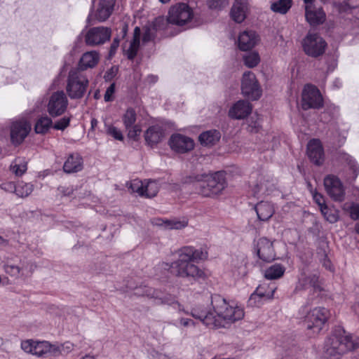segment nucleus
<instances>
[{
  "label": "nucleus",
  "instance_id": "f257e3e1",
  "mask_svg": "<svg viewBox=\"0 0 359 359\" xmlns=\"http://www.w3.org/2000/svg\"><path fill=\"white\" fill-rule=\"evenodd\" d=\"M211 306L208 311L192 309L190 314L210 328L225 327L226 324L243 319L245 315L242 307L229 304L219 294L212 296Z\"/></svg>",
  "mask_w": 359,
  "mask_h": 359
},
{
  "label": "nucleus",
  "instance_id": "f03ea898",
  "mask_svg": "<svg viewBox=\"0 0 359 359\" xmlns=\"http://www.w3.org/2000/svg\"><path fill=\"white\" fill-rule=\"evenodd\" d=\"M177 253L178 255L177 260L171 264L161 262L158 267L170 271L172 274L189 281H198L206 278L205 272L193 263L194 261L207 259L206 250L202 248L196 249L191 246H184L178 250Z\"/></svg>",
  "mask_w": 359,
  "mask_h": 359
},
{
  "label": "nucleus",
  "instance_id": "7ed1b4c3",
  "mask_svg": "<svg viewBox=\"0 0 359 359\" xmlns=\"http://www.w3.org/2000/svg\"><path fill=\"white\" fill-rule=\"evenodd\" d=\"M358 347L359 337H353L344 330H338L326 339L324 350L327 357L339 359L344 354Z\"/></svg>",
  "mask_w": 359,
  "mask_h": 359
},
{
  "label": "nucleus",
  "instance_id": "20e7f679",
  "mask_svg": "<svg viewBox=\"0 0 359 359\" xmlns=\"http://www.w3.org/2000/svg\"><path fill=\"white\" fill-rule=\"evenodd\" d=\"M190 182L194 183L197 193L205 197H213L222 193L226 187L225 175L223 172L214 174L197 175L189 177Z\"/></svg>",
  "mask_w": 359,
  "mask_h": 359
},
{
  "label": "nucleus",
  "instance_id": "39448f33",
  "mask_svg": "<svg viewBox=\"0 0 359 359\" xmlns=\"http://www.w3.org/2000/svg\"><path fill=\"white\" fill-rule=\"evenodd\" d=\"M88 86V78L82 74L79 69L69 71L67 80L66 92L70 99H81L86 94Z\"/></svg>",
  "mask_w": 359,
  "mask_h": 359
},
{
  "label": "nucleus",
  "instance_id": "423d86ee",
  "mask_svg": "<svg viewBox=\"0 0 359 359\" xmlns=\"http://www.w3.org/2000/svg\"><path fill=\"white\" fill-rule=\"evenodd\" d=\"M323 106V98L319 89L312 85L306 84L302 92L301 107L304 110L320 109Z\"/></svg>",
  "mask_w": 359,
  "mask_h": 359
},
{
  "label": "nucleus",
  "instance_id": "0eeeda50",
  "mask_svg": "<svg viewBox=\"0 0 359 359\" xmlns=\"http://www.w3.org/2000/svg\"><path fill=\"white\" fill-rule=\"evenodd\" d=\"M69 101L63 90H57L50 94L48 99L46 110L50 117L62 116L67 109Z\"/></svg>",
  "mask_w": 359,
  "mask_h": 359
},
{
  "label": "nucleus",
  "instance_id": "6e6552de",
  "mask_svg": "<svg viewBox=\"0 0 359 359\" xmlns=\"http://www.w3.org/2000/svg\"><path fill=\"white\" fill-rule=\"evenodd\" d=\"M329 316V311L323 307H317L310 311L306 316L304 323L307 330L313 334H318Z\"/></svg>",
  "mask_w": 359,
  "mask_h": 359
},
{
  "label": "nucleus",
  "instance_id": "1a4fd4ad",
  "mask_svg": "<svg viewBox=\"0 0 359 359\" xmlns=\"http://www.w3.org/2000/svg\"><path fill=\"white\" fill-rule=\"evenodd\" d=\"M193 16V10L188 4L178 3L170 7L168 21L171 24L182 26L189 22Z\"/></svg>",
  "mask_w": 359,
  "mask_h": 359
},
{
  "label": "nucleus",
  "instance_id": "9d476101",
  "mask_svg": "<svg viewBox=\"0 0 359 359\" xmlns=\"http://www.w3.org/2000/svg\"><path fill=\"white\" fill-rule=\"evenodd\" d=\"M21 348L26 353L42 358L53 356L56 351L53 344L47 341H39L32 339L22 341Z\"/></svg>",
  "mask_w": 359,
  "mask_h": 359
},
{
  "label": "nucleus",
  "instance_id": "9b49d317",
  "mask_svg": "<svg viewBox=\"0 0 359 359\" xmlns=\"http://www.w3.org/2000/svg\"><path fill=\"white\" fill-rule=\"evenodd\" d=\"M327 43L318 34L309 32L303 40L302 46L306 55L317 57L323 55Z\"/></svg>",
  "mask_w": 359,
  "mask_h": 359
},
{
  "label": "nucleus",
  "instance_id": "f8f14e48",
  "mask_svg": "<svg viewBox=\"0 0 359 359\" xmlns=\"http://www.w3.org/2000/svg\"><path fill=\"white\" fill-rule=\"evenodd\" d=\"M241 91L245 97L252 100H257L262 96V88L253 72L248 71L243 74Z\"/></svg>",
  "mask_w": 359,
  "mask_h": 359
},
{
  "label": "nucleus",
  "instance_id": "ddd939ff",
  "mask_svg": "<svg viewBox=\"0 0 359 359\" xmlns=\"http://www.w3.org/2000/svg\"><path fill=\"white\" fill-rule=\"evenodd\" d=\"M324 186L328 196L334 201L341 202L345 198V189L341 180L330 175L324 179Z\"/></svg>",
  "mask_w": 359,
  "mask_h": 359
},
{
  "label": "nucleus",
  "instance_id": "4468645a",
  "mask_svg": "<svg viewBox=\"0 0 359 359\" xmlns=\"http://www.w3.org/2000/svg\"><path fill=\"white\" fill-rule=\"evenodd\" d=\"M111 34V29L106 27L90 28L85 35V42L88 46H95L109 41Z\"/></svg>",
  "mask_w": 359,
  "mask_h": 359
},
{
  "label": "nucleus",
  "instance_id": "2eb2a0df",
  "mask_svg": "<svg viewBox=\"0 0 359 359\" xmlns=\"http://www.w3.org/2000/svg\"><path fill=\"white\" fill-rule=\"evenodd\" d=\"M31 130L30 123L25 120L13 122L11 127V140L15 145L20 144Z\"/></svg>",
  "mask_w": 359,
  "mask_h": 359
},
{
  "label": "nucleus",
  "instance_id": "dca6fc26",
  "mask_svg": "<svg viewBox=\"0 0 359 359\" xmlns=\"http://www.w3.org/2000/svg\"><path fill=\"white\" fill-rule=\"evenodd\" d=\"M169 144L173 151L181 154L187 153L194 147V140L181 134L172 135L169 140Z\"/></svg>",
  "mask_w": 359,
  "mask_h": 359
},
{
  "label": "nucleus",
  "instance_id": "f3484780",
  "mask_svg": "<svg viewBox=\"0 0 359 359\" xmlns=\"http://www.w3.org/2000/svg\"><path fill=\"white\" fill-rule=\"evenodd\" d=\"M255 250L259 259L264 262H270L275 259L276 254L273 243L265 237L257 240Z\"/></svg>",
  "mask_w": 359,
  "mask_h": 359
},
{
  "label": "nucleus",
  "instance_id": "a211bd4d",
  "mask_svg": "<svg viewBox=\"0 0 359 359\" xmlns=\"http://www.w3.org/2000/svg\"><path fill=\"white\" fill-rule=\"evenodd\" d=\"M250 187L252 195L257 198L262 195L270 194L275 189L273 181L263 175L259 176L256 182H250Z\"/></svg>",
  "mask_w": 359,
  "mask_h": 359
},
{
  "label": "nucleus",
  "instance_id": "6ab92c4d",
  "mask_svg": "<svg viewBox=\"0 0 359 359\" xmlns=\"http://www.w3.org/2000/svg\"><path fill=\"white\" fill-rule=\"evenodd\" d=\"M147 297L154 298L160 301L161 304L172 305L175 308H177L179 311H183L186 314H189V312L185 311L182 305H181L177 301H176L175 297L172 295L162 296L161 293L154 288L144 287L143 292L141 294Z\"/></svg>",
  "mask_w": 359,
  "mask_h": 359
},
{
  "label": "nucleus",
  "instance_id": "aec40b11",
  "mask_svg": "<svg viewBox=\"0 0 359 359\" xmlns=\"http://www.w3.org/2000/svg\"><path fill=\"white\" fill-rule=\"evenodd\" d=\"M114 4L115 0H100L95 15V19L100 22L105 21L112 13ZM93 20V14L90 13L87 18V22L91 24Z\"/></svg>",
  "mask_w": 359,
  "mask_h": 359
},
{
  "label": "nucleus",
  "instance_id": "412c9836",
  "mask_svg": "<svg viewBox=\"0 0 359 359\" xmlns=\"http://www.w3.org/2000/svg\"><path fill=\"white\" fill-rule=\"evenodd\" d=\"M250 11L248 0H235L230 12L231 17L237 23L243 22Z\"/></svg>",
  "mask_w": 359,
  "mask_h": 359
},
{
  "label": "nucleus",
  "instance_id": "4be33fe9",
  "mask_svg": "<svg viewBox=\"0 0 359 359\" xmlns=\"http://www.w3.org/2000/svg\"><path fill=\"white\" fill-rule=\"evenodd\" d=\"M312 288L313 290H320L318 276L316 274H306L303 272L299 277L295 290L302 291Z\"/></svg>",
  "mask_w": 359,
  "mask_h": 359
},
{
  "label": "nucleus",
  "instance_id": "5701e85b",
  "mask_svg": "<svg viewBox=\"0 0 359 359\" xmlns=\"http://www.w3.org/2000/svg\"><path fill=\"white\" fill-rule=\"evenodd\" d=\"M307 155L316 165H320L324 159V151L319 140L312 139L307 144Z\"/></svg>",
  "mask_w": 359,
  "mask_h": 359
},
{
  "label": "nucleus",
  "instance_id": "b1692460",
  "mask_svg": "<svg viewBox=\"0 0 359 359\" xmlns=\"http://www.w3.org/2000/svg\"><path fill=\"white\" fill-rule=\"evenodd\" d=\"M259 41L256 32L252 30H245L240 33L238 38V46L240 50L247 51L255 46Z\"/></svg>",
  "mask_w": 359,
  "mask_h": 359
},
{
  "label": "nucleus",
  "instance_id": "393cba45",
  "mask_svg": "<svg viewBox=\"0 0 359 359\" xmlns=\"http://www.w3.org/2000/svg\"><path fill=\"white\" fill-rule=\"evenodd\" d=\"M250 103L245 100H238L229 109V116L233 119H243L252 111Z\"/></svg>",
  "mask_w": 359,
  "mask_h": 359
},
{
  "label": "nucleus",
  "instance_id": "a878e982",
  "mask_svg": "<svg viewBox=\"0 0 359 359\" xmlns=\"http://www.w3.org/2000/svg\"><path fill=\"white\" fill-rule=\"evenodd\" d=\"M275 289H270L268 292H265L263 287H258L250 295L248 304L250 306H260L265 300L271 299L273 297Z\"/></svg>",
  "mask_w": 359,
  "mask_h": 359
},
{
  "label": "nucleus",
  "instance_id": "bb28decb",
  "mask_svg": "<svg viewBox=\"0 0 359 359\" xmlns=\"http://www.w3.org/2000/svg\"><path fill=\"white\" fill-rule=\"evenodd\" d=\"M305 16L311 25H317L323 23L325 20V13L321 8H316L313 5H306Z\"/></svg>",
  "mask_w": 359,
  "mask_h": 359
},
{
  "label": "nucleus",
  "instance_id": "cd10ccee",
  "mask_svg": "<svg viewBox=\"0 0 359 359\" xmlns=\"http://www.w3.org/2000/svg\"><path fill=\"white\" fill-rule=\"evenodd\" d=\"M83 161L81 156L77 153L71 154L65 161L63 170L66 173L78 172L83 169Z\"/></svg>",
  "mask_w": 359,
  "mask_h": 359
},
{
  "label": "nucleus",
  "instance_id": "c85d7f7f",
  "mask_svg": "<svg viewBox=\"0 0 359 359\" xmlns=\"http://www.w3.org/2000/svg\"><path fill=\"white\" fill-rule=\"evenodd\" d=\"M163 138V130L161 126L155 125L150 126L144 133L147 144L154 147L159 143Z\"/></svg>",
  "mask_w": 359,
  "mask_h": 359
},
{
  "label": "nucleus",
  "instance_id": "c756f323",
  "mask_svg": "<svg viewBox=\"0 0 359 359\" xmlns=\"http://www.w3.org/2000/svg\"><path fill=\"white\" fill-rule=\"evenodd\" d=\"M100 60L99 54L95 50L88 51L83 54L79 63V69L83 71L88 68H93L97 65Z\"/></svg>",
  "mask_w": 359,
  "mask_h": 359
},
{
  "label": "nucleus",
  "instance_id": "7c9ffc66",
  "mask_svg": "<svg viewBox=\"0 0 359 359\" xmlns=\"http://www.w3.org/2000/svg\"><path fill=\"white\" fill-rule=\"evenodd\" d=\"M255 209L258 219L262 222L269 220L274 214L273 206L269 202L261 201L255 205Z\"/></svg>",
  "mask_w": 359,
  "mask_h": 359
},
{
  "label": "nucleus",
  "instance_id": "2f4dec72",
  "mask_svg": "<svg viewBox=\"0 0 359 359\" xmlns=\"http://www.w3.org/2000/svg\"><path fill=\"white\" fill-rule=\"evenodd\" d=\"M340 160L346 163L348 168L347 176L348 180L353 181L356 179L359 173V166L351 156L347 154H341Z\"/></svg>",
  "mask_w": 359,
  "mask_h": 359
},
{
  "label": "nucleus",
  "instance_id": "473e14b6",
  "mask_svg": "<svg viewBox=\"0 0 359 359\" xmlns=\"http://www.w3.org/2000/svg\"><path fill=\"white\" fill-rule=\"evenodd\" d=\"M221 137L219 131L217 130H210L202 133L199 135V141L201 144L211 147L219 142Z\"/></svg>",
  "mask_w": 359,
  "mask_h": 359
},
{
  "label": "nucleus",
  "instance_id": "72a5a7b5",
  "mask_svg": "<svg viewBox=\"0 0 359 359\" xmlns=\"http://www.w3.org/2000/svg\"><path fill=\"white\" fill-rule=\"evenodd\" d=\"M140 28L136 27L134 29L133 39L130 42L129 48L125 50L126 55L129 60H133L137 55L140 46Z\"/></svg>",
  "mask_w": 359,
  "mask_h": 359
},
{
  "label": "nucleus",
  "instance_id": "f704fd0d",
  "mask_svg": "<svg viewBox=\"0 0 359 359\" xmlns=\"http://www.w3.org/2000/svg\"><path fill=\"white\" fill-rule=\"evenodd\" d=\"M53 128V123L50 117L43 116L40 117L36 122L34 130L38 134H45L50 128Z\"/></svg>",
  "mask_w": 359,
  "mask_h": 359
},
{
  "label": "nucleus",
  "instance_id": "c9c22d12",
  "mask_svg": "<svg viewBox=\"0 0 359 359\" xmlns=\"http://www.w3.org/2000/svg\"><path fill=\"white\" fill-rule=\"evenodd\" d=\"M285 268L280 264H275L267 268L264 271V277L268 280H275L282 277Z\"/></svg>",
  "mask_w": 359,
  "mask_h": 359
},
{
  "label": "nucleus",
  "instance_id": "e433bc0d",
  "mask_svg": "<svg viewBox=\"0 0 359 359\" xmlns=\"http://www.w3.org/2000/svg\"><path fill=\"white\" fill-rule=\"evenodd\" d=\"M292 4V0H277L271 3V9L274 13L285 14L291 8Z\"/></svg>",
  "mask_w": 359,
  "mask_h": 359
},
{
  "label": "nucleus",
  "instance_id": "4c0bfd02",
  "mask_svg": "<svg viewBox=\"0 0 359 359\" xmlns=\"http://www.w3.org/2000/svg\"><path fill=\"white\" fill-rule=\"evenodd\" d=\"M320 212L324 218L331 224L337 222L339 219V211L327 205L321 207Z\"/></svg>",
  "mask_w": 359,
  "mask_h": 359
},
{
  "label": "nucleus",
  "instance_id": "58836bf2",
  "mask_svg": "<svg viewBox=\"0 0 359 359\" xmlns=\"http://www.w3.org/2000/svg\"><path fill=\"white\" fill-rule=\"evenodd\" d=\"M27 169L26 162L20 158H16L10 165L11 171L17 177L22 176Z\"/></svg>",
  "mask_w": 359,
  "mask_h": 359
},
{
  "label": "nucleus",
  "instance_id": "ea45409f",
  "mask_svg": "<svg viewBox=\"0 0 359 359\" xmlns=\"http://www.w3.org/2000/svg\"><path fill=\"white\" fill-rule=\"evenodd\" d=\"M243 60L246 67L253 68L259 63L260 56L257 52L252 51L245 53L243 57Z\"/></svg>",
  "mask_w": 359,
  "mask_h": 359
},
{
  "label": "nucleus",
  "instance_id": "a19ab883",
  "mask_svg": "<svg viewBox=\"0 0 359 359\" xmlns=\"http://www.w3.org/2000/svg\"><path fill=\"white\" fill-rule=\"evenodd\" d=\"M159 191V184L156 180H148L144 182V196L147 198H152L156 196Z\"/></svg>",
  "mask_w": 359,
  "mask_h": 359
},
{
  "label": "nucleus",
  "instance_id": "79ce46f5",
  "mask_svg": "<svg viewBox=\"0 0 359 359\" xmlns=\"http://www.w3.org/2000/svg\"><path fill=\"white\" fill-rule=\"evenodd\" d=\"M33 191V185L21 182L16 185L15 194L21 198L28 196Z\"/></svg>",
  "mask_w": 359,
  "mask_h": 359
},
{
  "label": "nucleus",
  "instance_id": "37998d69",
  "mask_svg": "<svg viewBox=\"0 0 359 359\" xmlns=\"http://www.w3.org/2000/svg\"><path fill=\"white\" fill-rule=\"evenodd\" d=\"M142 43H147L153 41L156 34V27L155 24L147 25L143 28Z\"/></svg>",
  "mask_w": 359,
  "mask_h": 359
},
{
  "label": "nucleus",
  "instance_id": "c03bdc74",
  "mask_svg": "<svg viewBox=\"0 0 359 359\" xmlns=\"http://www.w3.org/2000/svg\"><path fill=\"white\" fill-rule=\"evenodd\" d=\"M137 118L135 111L133 108H128L123 116V122L126 129L133 126Z\"/></svg>",
  "mask_w": 359,
  "mask_h": 359
},
{
  "label": "nucleus",
  "instance_id": "a18cd8bd",
  "mask_svg": "<svg viewBox=\"0 0 359 359\" xmlns=\"http://www.w3.org/2000/svg\"><path fill=\"white\" fill-rule=\"evenodd\" d=\"M53 347L55 348L53 356H58L60 355H65L71 352L74 348V344L69 341H67L62 344H55Z\"/></svg>",
  "mask_w": 359,
  "mask_h": 359
},
{
  "label": "nucleus",
  "instance_id": "49530a36",
  "mask_svg": "<svg viewBox=\"0 0 359 359\" xmlns=\"http://www.w3.org/2000/svg\"><path fill=\"white\" fill-rule=\"evenodd\" d=\"M157 225L164 224L165 227L168 229H181L186 227L188 224L187 220H166L163 223H156Z\"/></svg>",
  "mask_w": 359,
  "mask_h": 359
},
{
  "label": "nucleus",
  "instance_id": "de8ad7c7",
  "mask_svg": "<svg viewBox=\"0 0 359 359\" xmlns=\"http://www.w3.org/2000/svg\"><path fill=\"white\" fill-rule=\"evenodd\" d=\"M129 189L132 192L137 193L140 196H144V182L139 180H134L130 182Z\"/></svg>",
  "mask_w": 359,
  "mask_h": 359
},
{
  "label": "nucleus",
  "instance_id": "09e8293b",
  "mask_svg": "<svg viewBox=\"0 0 359 359\" xmlns=\"http://www.w3.org/2000/svg\"><path fill=\"white\" fill-rule=\"evenodd\" d=\"M172 325L176 327H194L195 323L193 320L187 318H180L179 320L172 323Z\"/></svg>",
  "mask_w": 359,
  "mask_h": 359
},
{
  "label": "nucleus",
  "instance_id": "8fccbe9b",
  "mask_svg": "<svg viewBox=\"0 0 359 359\" xmlns=\"http://www.w3.org/2000/svg\"><path fill=\"white\" fill-rule=\"evenodd\" d=\"M70 121V117L64 116L53 124V128L55 130H64L69 126Z\"/></svg>",
  "mask_w": 359,
  "mask_h": 359
},
{
  "label": "nucleus",
  "instance_id": "3c124183",
  "mask_svg": "<svg viewBox=\"0 0 359 359\" xmlns=\"http://www.w3.org/2000/svg\"><path fill=\"white\" fill-rule=\"evenodd\" d=\"M107 133L108 135L112 136L116 140H118L120 141L123 140V136L122 135L121 131L115 126H107Z\"/></svg>",
  "mask_w": 359,
  "mask_h": 359
},
{
  "label": "nucleus",
  "instance_id": "603ef678",
  "mask_svg": "<svg viewBox=\"0 0 359 359\" xmlns=\"http://www.w3.org/2000/svg\"><path fill=\"white\" fill-rule=\"evenodd\" d=\"M255 118L252 116L250 119L248 121V130L251 133H257L261 127L259 118L257 117Z\"/></svg>",
  "mask_w": 359,
  "mask_h": 359
},
{
  "label": "nucleus",
  "instance_id": "864d4df0",
  "mask_svg": "<svg viewBox=\"0 0 359 359\" xmlns=\"http://www.w3.org/2000/svg\"><path fill=\"white\" fill-rule=\"evenodd\" d=\"M127 130H128V137L130 139H133L135 140H136L137 137L140 136L142 131L141 128L139 125H133Z\"/></svg>",
  "mask_w": 359,
  "mask_h": 359
},
{
  "label": "nucleus",
  "instance_id": "5fc2aeb1",
  "mask_svg": "<svg viewBox=\"0 0 359 359\" xmlns=\"http://www.w3.org/2000/svg\"><path fill=\"white\" fill-rule=\"evenodd\" d=\"M334 6L339 13H347L351 9V6L346 1L342 2L336 1L334 3Z\"/></svg>",
  "mask_w": 359,
  "mask_h": 359
},
{
  "label": "nucleus",
  "instance_id": "6e6d98bb",
  "mask_svg": "<svg viewBox=\"0 0 359 359\" xmlns=\"http://www.w3.org/2000/svg\"><path fill=\"white\" fill-rule=\"evenodd\" d=\"M226 4L225 0H209L208 5L212 9H222Z\"/></svg>",
  "mask_w": 359,
  "mask_h": 359
},
{
  "label": "nucleus",
  "instance_id": "4d7b16f0",
  "mask_svg": "<svg viewBox=\"0 0 359 359\" xmlns=\"http://www.w3.org/2000/svg\"><path fill=\"white\" fill-rule=\"evenodd\" d=\"M5 271L11 276H18L20 273L22 269L18 266L8 264L5 266Z\"/></svg>",
  "mask_w": 359,
  "mask_h": 359
},
{
  "label": "nucleus",
  "instance_id": "13d9d810",
  "mask_svg": "<svg viewBox=\"0 0 359 359\" xmlns=\"http://www.w3.org/2000/svg\"><path fill=\"white\" fill-rule=\"evenodd\" d=\"M115 92V84L111 83L106 90L104 93V100L105 102H110L113 100V95Z\"/></svg>",
  "mask_w": 359,
  "mask_h": 359
},
{
  "label": "nucleus",
  "instance_id": "bf43d9fd",
  "mask_svg": "<svg viewBox=\"0 0 359 359\" xmlns=\"http://www.w3.org/2000/svg\"><path fill=\"white\" fill-rule=\"evenodd\" d=\"M0 187L6 192L15 194L16 185L12 182H4L1 184Z\"/></svg>",
  "mask_w": 359,
  "mask_h": 359
},
{
  "label": "nucleus",
  "instance_id": "052dcab7",
  "mask_svg": "<svg viewBox=\"0 0 359 359\" xmlns=\"http://www.w3.org/2000/svg\"><path fill=\"white\" fill-rule=\"evenodd\" d=\"M349 211L350 216L353 219L356 220L359 219V205L353 203L349 207Z\"/></svg>",
  "mask_w": 359,
  "mask_h": 359
},
{
  "label": "nucleus",
  "instance_id": "680f3d73",
  "mask_svg": "<svg viewBox=\"0 0 359 359\" xmlns=\"http://www.w3.org/2000/svg\"><path fill=\"white\" fill-rule=\"evenodd\" d=\"M313 198L315 202L318 204V205L320 208V210L321 209V207L327 205L325 203V199L322 194L315 192L313 194Z\"/></svg>",
  "mask_w": 359,
  "mask_h": 359
},
{
  "label": "nucleus",
  "instance_id": "e2e57ef3",
  "mask_svg": "<svg viewBox=\"0 0 359 359\" xmlns=\"http://www.w3.org/2000/svg\"><path fill=\"white\" fill-rule=\"evenodd\" d=\"M58 191L64 196H70L73 194L74 189L72 187L60 186L57 189Z\"/></svg>",
  "mask_w": 359,
  "mask_h": 359
},
{
  "label": "nucleus",
  "instance_id": "0e129e2a",
  "mask_svg": "<svg viewBox=\"0 0 359 359\" xmlns=\"http://www.w3.org/2000/svg\"><path fill=\"white\" fill-rule=\"evenodd\" d=\"M118 46H119V39L118 38H114L111 46H110V50H109V55L111 57L115 54Z\"/></svg>",
  "mask_w": 359,
  "mask_h": 359
},
{
  "label": "nucleus",
  "instance_id": "69168bd1",
  "mask_svg": "<svg viewBox=\"0 0 359 359\" xmlns=\"http://www.w3.org/2000/svg\"><path fill=\"white\" fill-rule=\"evenodd\" d=\"M323 266L325 267V269L330 270V271H332L333 270V267H332V265L330 262V261L329 259H327L326 258L324 259L323 260Z\"/></svg>",
  "mask_w": 359,
  "mask_h": 359
},
{
  "label": "nucleus",
  "instance_id": "338daca9",
  "mask_svg": "<svg viewBox=\"0 0 359 359\" xmlns=\"http://www.w3.org/2000/svg\"><path fill=\"white\" fill-rule=\"evenodd\" d=\"M353 312L359 316V297H358L357 302L352 306Z\"/></svg>",
  "mask_w": 359,
  "mask_h": 359
},
{
  "label": "nucleus",
  "instance_id": "774afa93",
  "mask_svg": "<svg viewBox=\"0 0 359 359\" xmlns=\"http://www.w3.org/2000/svg\"><path fill=\"white\" fill-rule=\"evenodd\" d=\"M147 80L150 83H155L157 81V76H154V75H149L148 77H147Z\"/></svg>",
  "mask_w": 359,
  "mask_h": 359
}]
</instances>
